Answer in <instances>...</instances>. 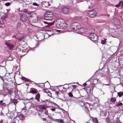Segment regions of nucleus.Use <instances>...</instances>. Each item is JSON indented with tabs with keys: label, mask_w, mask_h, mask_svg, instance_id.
I'll return each instance as SVG.
<instances>
[{
	"label": "nucleus",
	"mask_w": 123,
	"mask_h": 123,
	"mask_svg": "<svg viewBox=\"0 0 123 123\" xmlns=\"http://www.w3.org/2000/svg\"><path fill=\"white\" fill-rule=\"evenodd\" d=\"M56 27L58 28H64L67 26L64 21L61 19H58L55 22Z\"/></svg>",
	"instance_id": "1"
},
{
	"label": "nucleus",
	"mask_w": 123,
	"mask_h": 123,
	"mask_svg": "<svg viewBox=\"0 0 123 123\" xmlns=\"http://www.w3.org/2000/svg\"><path fill=\"white\" fill-rule=\"evenodd\" d=\"M72 30H79V29L81 27L80 24L78 23H75L72 24L70 26Z\"/></svg>",
	"instance_id": "2"
},
{
	"label": "nucleus",
	"mask_w": 123,
	"mask_h": 123,
	"mask_svg": "<svg viewBox=\"0 0 123 123\" xmlns=\"http://www.w3.org/2000/svg\"><path fill=\"white\" fill-rule=\"evenodd\" d=\"M52 13L50 11L46 12L45 15V19L46 20H50L53 17Z\"/></svg>",
	"instance_id": "3"
},
{
	"label": "nucleus",
	"mask_w": 123,
	"mask_h": 123,
	"mask_svg": "<svg viewBox=\"0 0 123 123\" xmlns=\"http://www.w3.org/2000/svg\"><path fill=\"white\" fill-rule=\"evenodd\" d=\"M31 15V20H32V22H37L38 21V18L37 15L34 12H32Z\"/></svg>",
	"instance_id": "4"
},
{
	"label": "nucleus",
	"mask_w": 123,
	"mask_h": 123,
	"mask_svg": "<svg viewBox=\"0 0 123 123\" xmlns=\"http://www.w3.org/2000/svg\"><path fill=\"white\" fill-rule=\"evenodd\" d=\"M98 37L95 34L92 33L90 35V38L92 40L95 42L98 40Z\"/></svg>",
	"instance_id": "5"
},
{
	"label": "nucleus",
	"mask_w": 123,
	"mask_h": 123,
	"mask_svg": "<svg viewBox=\"0 0 123 123\" xmlns=\"http://www.w3.org/2000/svg\"><path fill=\"white\" fill-rule=\"evenodd\" d=\"M97 14L96 11L94 10H90L87 14V16L91 17H93L96 16Z\"/></svg>",
	"instance_id": "6"
},
{
	"label": "nucleus",
	"mask_w": 123,
	"mask_h": 123,
	"mask_svg": "<svg viewBox=\"0 0 123 123\" xmlns=\"http://www.w3.org/2000/svg\"><path fill=\"white\" fill-rule=\"evenodd\" d=\"M39 108L40 110L44 111V114L46 115V116H47V117H49V116L47 113V112L48 111L45 108V106L44 105H40L39 106Z\"/></svg>",
	"instance_id": "7"
},
{
	"label": "nucleus",
	"mask_w": 123,
	"mask_h": 123,
	"mask_svg": "<svg viewBox=\"0 0 123 123\" xmlns=\"http://www.w3.org/2000/svg\"><path fill=\"white\" fill-rule=\"evenodd\" d=\"M20 19L22 21L25 22L27 19V18L26 15L25 14H20Z\"/></svg>",
	"instance_id": "8"
},
{
	"label": "nucleus",
	"mask_w": 123,
	"mask_h": 123,
	"mask_svg": "<svg viewBox=\"0 0 123 123\" xmlns=\"http://www.w3.org/2000/svg\"><path fill=\"white\" fill-rule=\"evenodd\" d=\"M88 29L86 28H80L79 29L78 31L81 33H85L87 32L88 31Z\"/></svg>",
	"instance_id": "9"
},
{
	"label": "nucleus",
	"mask_w": 123,
	"mask_h": 123,
	"mask_svg": "<svg viewBox=\"0 0 123 123\" xmlns=\"http://www.w3.org/2000/svg\"><path fill=\"white\" fill-rule=\"evenodd\" d=\"M6 44L7 46V48L9 49H12L14 47V46L12 44H10L7 42H6Z\"/></svg>",
	"instance_id": "10"
},
{
	"label": "nucleus",
	"mask_w": 123,
	"mask_h": 123,
	"mask_svg": "<svg viewBox=\"0 0 123 123\" xmlns=\"http://www.w3.org/2000/svg\"><path fill=\"white\" fill-rule=\"evenodd\" d=\"M62 12L64 13H68L69 12V9L67 7H64L62 9Z\"/></svg>",
	"instance_id": "11"
},
{
	"label": "nucleus",
	"mask_w": 123,
	"mask_h": 123,
	"mask_svg": "<svg viewBox=\"0 0 123 123\" xmlns=\"http://www.w3.org/2000/svg\"><path fill=\"white\" fill-rule=\"evenodd\" d=\"M18 102L17 100L16 99H11L10 101V103H13L15 105V106H16V104Z\"/></svg>",
	"instance_id": "12"
},
{
	"label": "nucleus",
	"mask_w": 123,
	"mask_h": 123,
	"mask_svg": "<svg viewBox=\"0 0 123 123\" xmlns=\"http://www.w3.org/2000/svg\"><path fill=\"white\" fill-rule=\"evenodd\" d=\"M37 90L36 89L33 88H31V93L33 94H35L36 95V94H37Z\"/></svg>",
	"instance_id": "13"
},
{
	"label": "nucleus",
	"mask_w": 123,
	"mask_h": 123,
	"mask_svg": "<svg viewBox=\"0 0 123 123\" xmlns=\"http://www.w3.org/2000/svg\"><path fill=\"white\" fill-rule=\"evenodd\" d=\"M44 92H46L48 94V95L49 96H51V93L47 89H45L43 90Z\"/></svg>",
	"instance_id": "14"
},
{
	"label": "nucleus",
	"mask_w": 123,
	"mask_h": 123,
	"mask_svg": "<svg viewBox=\"0 0 123 123\" xmlns=\"http://www.w3.org/2000/svg\"><path fill=\"white\" fill-rule=\"evenodd\" d=\"M43 22L44 24H47L48 25L46 26L47 27H49L52 25V23L48 22L45 21H43Z\"/></svg>",
	"instance_id": "15"
},
{
	"label": "nucleus",
	"mask_w": 123,
	"mask_h": 123,
	"mask_svg": "<svg viewBox=\"0 0 123 123\" xmlns=\"http://www.w3.org/2000/svg\"><path fill=\"white\" fill-rule=\"evenodd\" d=\"M53 32L54 33L52 34V35L58 34V33L60 32V30H57L55 29H54L53 30Z\"/></svg>",
	"instance_id": "16"
},
{
	"label": "nucleus",
	"mask_w": 123,
	"mask_h": 123,
	"mask_svg": "<svg viewBox=\"0 0 123 123\" xmlns=\"http://www.w3.org/2000/svg\"><path fill=\"white\" fill-rule=\"evenodd\" d=\"M53 32L54 33L52 34V35L58 34V33L60 32V30H57L55 29H54L53 30Z\"/></svg>",
	"instance_id": "17"
},
{
	"label": "nucleus",
	"mask_w": 123,
	"mask_h": 123,
	"mask_svg": "<svg viewBox=\"0 0 123 123\" xmlns=\"http://www.w3.org/2000/svg\"><path fill=\"white\" fill-rule=\"evenodd\" d=\"M40 97V95L39 94H37V95H36L35 98L39 102V98Z\"/></svg>",
	"instance_id": "18"
},
{
	"label": "nucleus",
	"mask_w": 123,
	"mask_h": 123,
	"mask_svg": "<svg viewBox=\"0 0 123 123\" xmlns=\"http://www.w3.org/2000/svg\"><path fill=\"white\" fill-rule=\"evenodd\" d=\"M21 79L25 82H27L29 80L28 79L24 77H21Z\"/></svg>",
	"instance_id": "19"
},
{
	"label": "nucleus",
	"mask_w": 123,
	"mask_h": 123,
	"mask_svg": "<svg viewBox=\"0 0 123 123\" xmlns=\"http://www.w3.org/2000/svg\"><path fill=\"white\" fill-rule=\"evenodd\" d=\"M27 48L26 47L23 46L22 47H21V48L19 49L20 51H22V52H23V51L25 49Z\"/></svg>",
	"instance_id": "20"
},
{
	"label": "nucleus",
	"mask_w": 123,
	"mask_h": 123,
	"mask_svg": "<svg viewBox=\"0 0 123 123\" xmlns=\"http://www.w3.org/2000/svg\"><path fill=\"white\" fill-rule=\"evenodd\" d=\"M117 94L119 97H121L123 95V92H118L117 93Z\"/></svg>",
	"instance_id": "21"
},
{
	"label": "nucleus",
	"mask_w": 123,
	"mask_h": 123,
	"mask_svg": "<svg viewBox=\"0 0 123 123\" xmlns=\"http://www.w3.org/2000/svg\"><path fill=\"white\" fill-rule=\"evenodd\" d=\"M26 108L25 107H23L22 108H21V111H23V110H24V111L25 112V114L26 115H27V113L26 112Z\"/></svg>",
	"instance_id": "22"
},
{
	"label": "nucleus",
	"mask_w": 123,
	"mask_h": 123,
	"mask_svg": "<svg viewBox=\"0 0 123 123\" xmlns=\"http://www.w3.org/2000/svg\"><path fill=\"white\" fill-rule=\"evenodd\" d=\"M44 2V5L46 6H49L50 4H49L48 2L45 1Z\"/></svg>",
	"instance_id": "23"
},
{
	"label": "nucleus",
	"mask_w": 123,
	"mask_h": 123,
	"mask_svg": "<svg viewBox=\"0 0 123 123\" xmlns=\"http://www.w3.org/2000/svg\"><path fill=\"white\" fill-rule=\"evenodd\" d=\"M19 117L21 118L22 120H23L24 118V116L23 115L21 114H20L19 115Z\"/></svg>",
	"instance_id": "24"
},
{
	"label": "nucleus",
	"mask_w": 123,
	"mask_h": 123,
	"mask_svg": "<svg viewBox=\"0 0 123 123\" xmlns=\"http://www.w3.org/2000/svg\"><path fill=\"white\" fill-rule=\"evenodd\" d=\"M2 100L0 101V105L2 106H5L6 104L3 102Z\"/></svg>",
	"instance_id": "25"
},
{
	"label": "nucleus",
	"mask_w": 123,
	"mask_h": 123,
	"mask_svg": "<svg viewBox=\"0 0 123 123\" xmlns=\"http://www.w3.org/2000/svg\"><path fill=\"white\" fill-rule=\"evenodd\" d=\"M111 102H115L116 101V98H112L111 99Z\"/></svg>",
	"instance_id": "26"
},
{
	"label": "nucleus",
	"mask_w": 123,
	"mask_h": 123,
	"mask_svg": "<svg viewBox=\"0 0 123 123\" xmlns=\"http://www.w3.org/2000/svg\"><path fill=\"white\" fill-rule=\"evenodd\" d=\"M7 60L9 61H11L13 60V59L11 56H9Z\"/></svg>",
	"instance_id": "27"
},
{
	"label": "nucleus",
	"mask_w": 123,
	"mask_h": 123,
	"mask_svg": "<svg viewBox=\"0 0 123 123\" xmlns=\"http://www.w3.org/2000/svg\"><path fill=\"white\" fill-rule=\"evenodd\" d=\"M23 12L25 13L28 14H30L31 12H28L27 9H25L23 10Z\"/></svg>",
	"instance_id": "28"
},
{
	"label": "nucleus",
	"mask_w": 123,
	"mask_h": 123,
	"mask_svg": "<svg viewBox=\"0 0 123 123\" xmlns=\"http://www.w3.org/2000/svg\"><path fill=\"white\" fill-rule=\"evenodd\" d=\"M7 15H6L3 17H1V19L3 20H4L7 17Z\"/></svg>",
	"instance_id": "29"
},
{
	"label": "nucleus",
	"mask_w": 123,
	"mask_h": 123,
	"mask_svg": "<svg viewBox=\"0 0 123 123\" xmlns=\"http://www.w3.org/2000/svg\"><path fill=\"white\" fill-rule=\"evenodd\" d=\"M123 104L121 103H119L117 105V106H122Z\"/></svg>",
	"instance_id": "30"
},
{
	"label": "nucleus",
	"mask_w": 123,
	"mask_h": 123,
	"mask_svg": "<svg viewBox=\"0 0 123 123\" xmlns=\"http://www.w3.org/2000/svg\"><path fill=\"white\" fill-rule=\"evenodd\" d=\"M68 95L69 96L71 97H73V95L72 93L71 92H69L68 93Z\"/></svg>",
	"instance_id": "31"
},
{
	"label": "nucleus",
	"mask_w": 123,
	"mask_h": 123,
	"mask_svg": "<svg viewBox=\"0 0 123 123\" xmlns=\"http://www.w3.org/2000/svg\"><path fill=\"white\" fill-rule=\"evenodd\" d=\"M86 91L87 93V94H88L89 93H90V92H91V90L90 89H87Z\"/></svg>",
	"instance_id": "32"
},
{
	"label": "nucleus",
	"mask_w": 123,
	"mask_h": 123,
	"mask_svg": "<svg viewBox=\"0 0 123 123\" xmlns=\"http://www.w3.org/2000/svg\"><path fill=\"white\" fill-rule=\"evenodd\" d=\"M32 5L33 6H39V5L38 4L36 3H35V2L33 3L32 4Z\"/></svg>",
	"instance_id": "33"
},
{
	"label": "nucleus",
	"mask_w": 123,
	"mask_h": 123,
	"mask_svg": "<svg viewBox=\"0 0 123 123\" xmlns=\"http://www.w3.org/2000/svg\"><path fill=\"white\" fill-rule=\"evenodd\" d=\"M10 5V3L9 2H7L5 4V5L6 6H8Z\"/></svg>",
	"instance_id": "34"
},
{
	"label": "nucleus",
	"mask_w": 123,
	"mask_h": 123,
	"mask_svg": "<svg viewBox=\"0 0 123 123\" xmlns=\"http://www.w3.org/2000/svg\"><path fill=\"white\" fill-rule=\"evenodd\" d=\"M106 40H102L101 41V43L103 44H105L106 43L105 42Z\"/></svg>",
	"instance_id": "35"
},
{
	"label": "nucleus",
	"mask_w": 123,
	"mask_h": 123,
	"mask_svg": "<svg viewBox=\"0 0 123 123\" xmlns=\"http://www.w3.org/2000/svg\"><path fill=\"white\" fill-rule=\"evenodd\" d=\"M53 104H54V105L55 106H57V107H55V108H59V106H58V105L56 104V103H53Z\"/></svg>",
	"instance_id": "36"
},
{
	"label": "nucleus",
	"mask_w": 123,
	"mask_h": 123,
	"mask_svg": "<svg viewBox=\"0 0 123 123\" xmlns=\"http://www.w3.org/2000/svg\"><path fill=\"white\" fill-rule=\"evenodd\" d=\"M105 120L107 123H109L110 121L109 118L108 117L105 118Z\"/></svg>",
	"instance_id": "37"
},
{
	"label": "nucleus",
	"mask_w": 123,
	"mask_h": 123,
	"mask_svg": "<svg viewBox=\"0 0 123 123\" xmlns=\"http://www.w3.org/2000/svg\"><path fill=\"white\" fill-rule=\"evenodd\" d=\"M121 4L120 3V1L119 2V3L117 5H115V6L116 7H118L119 6L121 5Z\"/></svg>",
	"instance_id": "38"
},
{
	"label": "nucleus",
	"mask_w": 123,
	"mask_h": 123,
	"mask_svg": "<svg viewBox=\"0 0 123 123\" xmlns=\"http://www.w3.org/2000/svg\"><path fill=\"white\" fill-rule=\"evenodd\" d=\"M21 25V24L20 23H18L17 25V27L18 28H19L20 26Z\"/></svg>",
	"instance_id": "39"
},
{
	"label": "nucleus",
	"mask_w": 123,
	"mask_h": 123,
	"mask_svg": "<svg viewBox=\"0 0 123 123\" xmlns=\"http://www.w3.org/2000/svg\"><path fill=\"white\" fill-rule=\"evenodd\" d=\"M120 3L121 5V7H123V1H120Z\"/></svg>",
	"instance_id": "40"
},
{
	"label": "nucleus",
	"mask_w": 123,
	"mask_h": 123,
	"mask_svg": "<svg viewBox=\"0 0 123 123\" xmlns=\"http://www.w3.org/2000/svg\"><path fill=\"white\" fill-rule=\"evenodd\" d=\"M56 108H52L50 109L51 110L53 111H55V109Z\"/></svg>",
	"instance_id": "41"
},
{
	"label": "nucleus",
	"mask_w": 123,
	"mask_h": 123,
	"mask_svg": "<svg viewBox=\"0 0 123 123\" xmlns=\"http://www.w3.org/2000/svg\"><path fill=\"white\" fill-rule=\"evenodd\" d=\"M28 100H26V101H26L27 102H26L25 101L24 102V104L25 105V104H26L27 103H28Z\"/></svg>",
	"instance_id": "42"
},
{
	"label": "nucleus",
	"mask_w": 123,
	"mask_h": 123,
	"mask_svg": "<svg viewBox=\"0 0 123 123\" xmlns=\"http://www.w3.org/2000/svg\"><path fill=\"white\" fill-rule=\"evenodd\" d=\"M29 83H29L28 82H27V83H26L25 84L27 86H28L29 85Z\"/></svg>",
	"instance_id": "43"
},
{
	"label": "nucleus",
	"mask_w": 123,
	"mask_h": 123,
	"mask_svg": "<svg viewBox=\"0 0 123 123\" xmlns=\"http://www.w3.org/2000/svg\"><path fill=\"white\" fill-rule=\"evenodd\" d=\"M56 11L58 12H60V10L59 9H57L56 10Z\"/></svg>",
	"instance_id": "44"
},
{
	"label": "nucleus",
	"mask_w": 123,
	"mask_h": 123,
	"mask_svg": "<svg viewBox=\"0 0 123 123\" xmlns=\"http://www.w3.org/2000/svg\"><path fill=\"white\" fill-rule=\"evenodd\" d=\"M22 39L21 38H19L18 39V40L19 41H20L22 40Z\"/></svg>",
	"instance_id": "45"
},
{
	"label": "nucleus",
	"mask_w": 123,
	"mask_h": 123,
	"mask_svg": "<svg viewBox=\"0 0 123 123\" xmlns=\"http://www.w3.org/2000/svg\"><path fill=\"white\" fill-rule=\"evenodd\" d=\"M55 94L58 95V93H59V92L58 91H56L55 92Z\"/></svg>",
	"instance_id": "46"
},
{
	"label": "nucleus",
	"mask_w": 123,
	"mask_h": 123,
	"mask_svg": "<svg viewBox=\"0 0 123 123\" xmlns=\"http://www.w3.org/2000/svg\"><path fill=\"white\" fill-rule=\"evenodd\" d=\"M87 84L86 83H84L83 84V86H85Z\"/></svg>",
	"instance_id": "47"
},
{
	"label": "nucleus",
	"mask_w": 123,
	"mask_h": 123,
	"mask_svg": "<svg viewBox=\"0 0 123 123\" xmlns=\"http://www.w3.org/2000/svg\"><path fill=\"white\" fill-rule=\"evenodd\" d=\"M59 121V122L61 123H63V121H62V120H60Z\"/></svg>",
	"instance_id": "48"
},
{
	"label": "nucleus",
	"mask_w": 123,
	"mask_h": 123,
	"mask_svg": "<svg viewBox=\"0 0 123 123\" xmlns=\"http://www.w3.org/2000/svg\"><path fill=\"white\" fill-rule=\"evenodd\" d=\"M31 84H36V83H35L33 81H31Z\"/></svg>",
	"instance_id": "49"
},
{
	"label": "nucleus",
	"mask_w": 123,
	"mask_h": 123,
	"mask_svg": "<svg viewBox=\"0 0 123 123\" xmlns=\"http://www.w3.org/2000/svg\"><path fill=\"white\" fill-rule=\"evenodd\" d=\"M71 86H72L73 88H74V87L76 86V85H72Z\"/></svg>",
	"instance_id": "50"
},
{
	"label": "nucleus",
	"mask_w": 123,
	"mask_h": 123,
	"mask_svg": "<svg viewBox=\"0 0 123 123\" xmlns=\"http://www.w3.org/2000/svg\"><path fill=\"white\" fill-rule=\"evenodd\" d=\"M42 120H43V121H45L46 120V119L45 118H42Z\"/></svg>",
	"instance_id": "51"
},
{
	"label": "nucleus",
	"mask_w": 123,
	"mask_h": 123,
	"mask_svg": "<svg viewBox=\"0 0 123 123\" xmlns=\"http://www.w3.org/2000/svg\"><path fill=\"white\" fill-rule=\"evenodd\" d=\"M2 24L1 22L0 21V27L2 26Z\"/></svg>",
	"instance_id": "52"
},
{
	"label": "nucleus",
	"mask_w": 123,
	"mask_h": 123,
	"mask_svg": "<svg viewBox=\"0 0 123 123\" xmlns=\"http://www.w3.org/2000/svg\"><path fill=\"white\" fill-rule=\"evenodd\" d=\"M3 122V120H1L0 121V123H2Z\"/></svg>",
	"instance_id": "53"
},
{
	"label": "nucleus",
	"mask_w": 123,
	"mask_h": 123,
	"mask_svg": "<svg viewBox=\"0 0 123 123\" xmlns=\"http://www.w3.org/2000/svg\"><path fill=\"white\" fill-rule=\"evenodd\" d=\"M96 123H98L97 120H96Z\"/></svg>",
	"instance_id": "54"
},
{
	"label": "nucleus",
	"mask_w": 123,
	"mask_h": 123,
	"mask_svg": "<svg viewBox=\"0 0 123 123\" xmlns=\"http://www.w3.org/2000/svg\"><path fill=\"white\" fill-rule=\"evenodd\" d=\"M109 84H105V85H106L108 86Z\"/></svg>",
	"instance_id": "55"
},
{
	"label": "nucleus",
	"mask_w": 123,
	"mask_h": 123,
	"mask_svg": "<svg viewBox=\"0 0 123 123\" xmlns=\"http://www.w3.org/2000/svg\"><path fill=\"white\" fill-rule=\"evenodd\" d=\"M114 90L115 91V92L116 91H115V87L114 88Z\"/></svg>",
	"instance_id": "56"
},
{
	"label": "nucleus",
	"mask_w": 123,
	"mask_h": 123,
	"mask_svg": "<svg viewBox=\"0 0 123 123\" xmlns=\"http://www.w3.org/2000/svg\"><path fill=\"white\" fill-rule=\"evenodd\" d=\"M63 89H64V88H65L64 87H63Z\"/></svg>",
	"instance_id": "57"
},
{
	"label": "nucleus",
	"mask_w": 123,
	"mask_h": 123,
	"mask_svg": "<svg viewBox=\"0 0 123 123\" xmlns=\"http://www.w3.org/2000/svg\"><path fill=\"white\" fill-rule=\"evenodd\" d=\"M32 49H33V48H31V50H32Z\"/></svg>",
	"instance_id": "58"
},
{
	"label": "nucleus",
	"mask_w": 123,
	"mask_h": 123,
	"mask_svg": "<svg viewBox=\"0 0 123 123\" xmlns=\"http://www.w3.org/2000/svg\"><path fill=\"white\" fill-rule=\"evenodd\" d=\"M82 104H83V105H84V103H82Z\"/></svg>",
	"instance_id": "59"
},
{
	"label": "nucleus",
	"mask_w": 123,
	"mask_h": 123,
	"mask_svg": "<svg viewBox=\"0 0 123 123\" xmlns=\"http://www.w3.org/2000/svg\"><path fill=\"white\" fill-rule=\"evenodd\" d=\"M122 107H123L122 106Z\"/></svg>",
	"instance_id": "60"
}]
</instances>
